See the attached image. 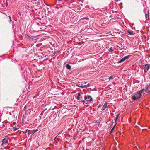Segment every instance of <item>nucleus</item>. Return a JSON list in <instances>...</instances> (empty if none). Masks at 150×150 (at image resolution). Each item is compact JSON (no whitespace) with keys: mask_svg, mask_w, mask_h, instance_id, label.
I'll use <instances>...</instances> for the list:
<instances>
[{"mask_svg":"<svg viewBox=\"0 0 150 150\" xmlns=\"http://www.w3.org/2000/svg\"><path fill=\"white\" fill-rule=\"evenodd\" d=\"M84 98L87 103H90L93 100L92 97L89 95L85 96Z\"/></svg>","mask_w":150,"mask_h":150,"instance_id":"1","label":"nucleus"},{"mask_svg":"<svg viewBox=\"0 0 150 150\" xmlns=\"http://www.w3.org/2000/svg\"><path fill=\"white\" fill-rule=\"evenodd\" d=\"M9 139V137L6 136L2 140L1 145L4 146V145H7L8 144V140Z\"/></svg>","mask_w":150,"mask_h":150,"instance_id":"2","label":"nucleus"},{"mask_svg":"<svg viewBox=\"0 0 150 150\" xmlns=\"http://www.w3.org/2000/svg\"><path fill=\"white\" fill-rule=\"evenodd\" d=\"M143 66L144 67L142 68V69L144 70L145 73H146L150 68V64H147L145 65H144Z\"/></svg>","mask_w":150,"mask_h":150,"instance_id":"3","label":"nucleus"},{"mask_svg":"<svg viewBox=\"0 0 150 150\" xmlns=\"http://www.w3.org/2000/svg\"><path fill=\"white\" fill-rule=\"evenodd\" d=\"M130 56V55H127V56H126L125 57H123V58H122L118 62V63H121L122 62H123V61H124L126 59L129 58Z\"/></svg>","mask_w":150,"mask_h":150,"instance_id":"4","label":"nucleus"},{"mask_svg":"<svg viewBox=\"0 0 150 150\" xmlns=\"http://www.w3.org/2000/svg\"><path fill=\"white\" fill-rule=\"evenodd\" d=\"M139 95L138 94H137V92H136L135 94L133 96H132V99L134 100H138V99H139L140 98H139Z\"/></svg>","mask_w":150,"mask_h":150,"instance_id":"5","label":"nucleus"},{"mask_svg":"<svg viewBox=\"0 0 150 150\" xmlns=\"http://www.w3.org/2000/svg\"><path fill=\"white\" fill-rule=\"evenodd\" d=\"M145 91V89L144 88L140 90L139 91H137V94L139 95V98H140L142 96V93L144 92V91Z\"/></svg>","mask_w":150,"mask_h":150,"instance_id":"6","label":"nucleus"},{"mask_svg":"<svg viewBox=\"0 0 150 150\" xmlns=\"http://www.w3.org/2000/svg\"><path fill=\"white\" fill-rule=\"evenodd\" d=\"M127 32V33H126V34L128 33V34L130 35H133L135 34L134 32L130 30H128Z\"/></svg>","mask_w":150,"mask_h":150,"instance_id":"7","label":"nucleus"},{"mask_svg":"<svg viewBox=\"0 0 150 150\" xmlns=\"http://www.w3.org/2000/svg\"><path fill=\"white\" fill-rule=\"evenodd\" d=\"M25 37L27 39V40H31V39H33V37H31L27 34H26L25 35Z\"/></svg>","mask_w":150,"mask_h":150,"instance_id":"8","label":"nucleus"},{"mask_svg":"<svg viewBox=\"0 0 150 150\" xmlns=\"http://www.w3.org/2000/svg\"><path fill=\"white\" fill-rule=\"evenodd\" d=\"M78 96L76 97V98L77 100H80L81 99H82L83 98L82 96H81V94L78 93H77Z\"/></svg>","mask_w":150,"mask_h":150,"instance_id":"9","label":"nucleus"},{"mask_svg":"<svg viewBox=\"0 0 150 150\" xmlns=\"http://www.w3.org/2000/svg\"><path fill=\"white\" fill-rule=\"evenodd\" d=\"M107 103L106 102H105L104 105H103V107L102 108V110L103 111L104 110L106 109V108H107Z\"/></svg>","mask_w":150,"mask_h":150,"instance_id":"10","label":"nucleus"},{"mask_svg":"<svg viewBox=\"0 0 150 150\" xmlns=\"http://www.w3.org/2000/svg\"><path fill=\"white\" fill-rule=\"evenodd\" d=\"M89 83H88V84L86 85H85L83 86H80L78 85V86L79 87L81 88H86L88 87L89 86Z\"/></svg>","mask_w":150,"mask_h":150,"instance_id":"11","label":"nucleus"},{"mask_svg":"<svg viewBox=\"0 0 150 150\" xmlns=\"http://www.w3.org/2000/svg\"><path fill=\"white\" fill-rule=\"evenodd\" d=\"M66 67L67 69L70 70L71 69V67L68 64H67L66 65Z\"/></svg>","mask_w":150,"mask_h":150,"instance_id":"12","label":"nucleus"},{"mask_svg":"<svg viewBox=\"0 0 150 150\" xmlns=\"http://www.w3.org/2000/svg\"><path fill=\"white\" fill-rule=\"evenodd\" d=\"M116 123H115V125H114V126H113V127L112 128V129H111V131H110V133H112V132H113V130L114 129V128H115V126L116 125Z\"/></svg>","mask_w":150,"mask_h":150,"instance_id":"13","label":"nucleus"},{"mask_svg":"<svg viewBox=\"0 0 150 150\" xmlns=\"http://www.w3.org/2000/svg\"><path fill=\"white\" fill-rule=\"evenodd\" d=\"M108 51L110 52H112L113 51V50L112 47L108 49Z\"/></svg>","mask_w":150,"mask_h":150,"instance_id":"14","label":"nucleus"},{"mask_svg":"<svg viewBox=\"0 0 150 150\" xmlns=\"http://www.w3.org/2000/svg\"><path fill=\"white\" fill-rule=\"evenodd\" d=\"M119 116V114H118L117 115L116 117H115V122L117 121V120L118 117Z\"/></svg>","mask_w":150,"mask_h":150,"instance_id":"15","label":"nucleus"},{"mask_svg":"<svg viewBox=\"0 0 150 150\" xmlns=\"http://www.w3.org/2000/svg\"><path fill=\"white\" fill-rule=\"evenodd\" d=\"M80 102H81L83 103V104H84L85 103L86 104H87V103L85 101L83 100L81 101Z\"/></svg>","mask_w":150,"mask_h":150,"instance_id":"16","label":"nucleus"},{"mask_svg":"<svg viewBox=\"0 0 150 150\" xmlns=\"http://www.w3.org/2000/svg\"><path fill=\"white\" fill-rule=\"evenodd\" d=\"M146 88L145 89V91L147 93H148V92H149V91H148L147 90V86H146Z\"/></svg>","mask_w":150,"mask_h":150,"instance_id":"17","label":"nucleus"},{"mask_svg":"<svg viewBox=\"0 0 150 150\" xmlns=\"http://www.w3.org/2000/svg\"><path fill=\"white\" fill-rule=\"evenodd\" d=\"M88 19V17H83L81 19H87V20Z\"/></svg>","mask_w":150,"mask_h":150,"instance_id":"18","label":"nucleus"},{"mask_svg":"<svg viewBox=\"0 0 150 150\" xmlns=\"http://www.w3.org/2000/svg\"><path fill=\"white\" fill-rule=\"evenodd\" d=\"M113 77V76H111L109 77V80H110L111 79H112Z\"/></svg>","mask_w":150,"mask_h":150,"instance_id":"19","label":"nucleus"},{"mask_svg":"<svg viewBox=\"0 0 150 150\" xmlns=\"http://www.w3.org/2000/svg\"><path fill=\"white\" fill-rule=\"evenodd\" d=\"M38 129H37L35 130H34V133H35V132H37V131H38Z\"/></svg>","mask_w":150,"mask_h":150,"instance_id":"20","label":"nucleus"},{"mask_svg":"<svg viewBox=\"0 0 150 150\" xmlns=\"http://www.w3.org/2000/svg\"><path fill=\"white\" fill-rule=\"evenodd\" d=\"M14 130H17L18 129L17 128H14Z\"/></svg>","mask_w":150,"mask_h":150,"instance_id":"21","label":"nucleus"},{"mask_svg":"<svg viewBox=\"0 0 150 150\" xmlns=\"http://www.w3.org/2000/svg\"><path fill=\"white\" fill-rule=\"evenodd\" d=\"M1 115H0V122L1 121Z\"/></svg>","mask_w":150,"mask_h":150,"instance_id":"22","label":"nucleus"},{"mask_svg":"<svg viewBox=\"0 0 150 150\" xmlns=\"http://www.w3.org/2000/svg\"><path fill=\"white\" fill-rule=\"evenodd\" d=\"M9 18L10 19V21H11V17L10 16H9Z\"/></svg>","mask_w":150,"mask_h":150,"instance_id":"23","label":"nucleus"},{"mask_svg":"<svg viewBox=\"0 0 150 150\" xmlns=\"http://www.w3.org/2000/svg\"><path fill=\"white\" fill-rule=\"evenodd\" d=\"M148 93H149L150 94V91H149Z\"/></svg>","mask_w":150,"mask_h":150,"instance_id":"24","label":"nucleus"},{"mask_svg":"<svg viewBox=\"0 0 150 150\" xmlns=\"http://www.w3.org/2000/svg\"><path fill=\"white\" fill-rule=\"evenodd\" d=\"M57 1H61L62 0H57Z\"/></svg>","mask_w":150,"mask_h":150,"instance_id":"25","label":"nucleus"},{"mask_svg":"<svg viewBox=\"0 0 150 150\" xmlns=\"http://www.w3.org/2000/svg\"><path fill=\"white\" fill-rule=\"evenodd\" d=\"M149 86H150V84H149Z\"/></svg>","mask_w":150,"mask_h":150,"instance_id":"26","label":"nucleus"},{"mask_svg":"<svg viewBox=\"0 0 150 150\" xmlns=\"http://www.w3.org/2000/svg\"><path fill=\"white\" fill-rule=\"evenodd\" d=\"M100 106V105H99L98 107H99Z\"/></svg>","mask_w":150,"mask_h":150,"instance_id":"27","label":"nucleus"}]
</instances>
